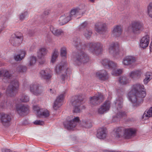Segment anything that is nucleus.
<instances>
[{"mask_svg": "<svg viewBox=\"0 0 152 152\" xmlns=\"http://www.w3.org/2000/svg\"><path fill=\"white\" fill-rule=\"evenodd\" d=\"M16 111L17 113L20 116H24L28 113L29 107L27 105H19L16 107Z\"/></svg>", "mask_w": 152, "mask_h": 152, "instance_id": "nucleus-9", "label": "nucleus"}, {"mask_svg": "<svg viewBox=\"0 0 152 152\" xmlns=\"http://www.w3.org/2000/svg\"><path fill=\"white\" fill-rule=\"evenodd\" d=\"M130 28V27H129V29ZM130 28L134 33H137L142 31L143 29V27L142 24L141 22L135 21L132 23Z\"/></svg>", "mask_w": 152, "mask_h": 152, "instance_id": "nucleus-11", "label": "nucleus"}, {"mask_svg": "<svg viewBox=\"0 0 152 152\" xmlns=\"http://www.w3.org/2000/svg\"><path fill=\"white\" fill-rule=\"evenodd\" d=\"M47 53L46 49L45 48H41L37 53V56L39 58L41 59Z\"/></svg>", "mask_w": 152, "mask_h": 152, "instance_id": "nucleus-37", "label": "nucleus"}, {"mask_svg": "<svg viewBox=\"0 0 152 152\" xmlns=\"http://www.w3.org/2000/svg\"><path fill=\"white\" fill-rule=\"evenodd\" d=\"M3 30V29L1 28L0 29V33Z\"/></svg>", "mask_w": 152, "mask_h": 152, "instance_id": "nucleus-59", "label": "nucleus"}, {"mask_svg": "<svg viewBox=\"0 0 152 152\" xmlns=\"http://www.w3.org/2000/svg\"><path fill=\"white\" fill-rule=\"evenodd\" d=\"M122 29L120 26H117L114 28L112 31V34L114 36L118 37L121 34Z\"/></svg>", "mask_w": 152, "mask_h": 152, "instance_id": "nucleus-30", "label": "nucleus"}, {"mask_svg": "<svg viewBox=\"0 0 152 152\" xmlns=\"http://www.w3.org/2000/svg\"><path fill=\"white\" fill-rule=\"evenodd\" d=\"M145 78L143 80L144 84H146L152 79V73L150 72H147L145 74Z\"/></svg>", "mask_w": 152, "mask_h": 152, "instance_id": "nucleus-36", "label": "nucleus"}, {"mask_svg": "<svg viewBox=\"0 0 152 152\" xmlns=\"http://www.w3.org/2000/svg\"><path fill=\"white\" fill-rule=\"evenodd\" d=\"M27 70V67L25 66L20 65L16 69L17 72H26Z\"/></svg>", "mask_w": 152, "mask_h": 152, "instance_id": "nucleus-40", "label": "nucleus"}, {"mask_svg": "<svg viewBox=\"0 0 152 152\" xmlns=\"http://www.w3.org/2000/svg\"><path fill=\"white\" fill-rule=\"evenodd\" d=\"M66 48L63 47L61 50V56L62 57L66 58Z\"/></svg>", "mask_w": 152, "mask_h": 152, "instance_id": "nucleus-42", "label": "nucleus"}, {"mask_svg": "<svg viewBox=\"0 0 152 152\" xmlns=\"http://www.w3.org/2000/svg\"><path fill=\"white\" fill-rule=\"evenodd\" d=\"M102 63L104 67L107 69H115L116 67V64L107 59L102 60Z\"/></svg>", "mask_w": 152, "mask_h": 152, "instance_id": "nucleus-16", "label": "nucleus"}, {"mask_svg": "<svg viewBox=\"0 0 152 152\" xmlns=\"http://www.w3.org/2000/svg\"><path fill=\"white\" fill-rule=\"evenodd\" d=\"M115 104H117L118 108L120 109L123 107V99L122 96H118L117 98L116 101L115 102Z\"/></svg>", "mask_w": 152, "mask_h": 152, "instance_id": "nucleus-35", "label": "nucleus"}, {"mask_svg": "<svg viewBox=\"0 0 152 152\" xmlns=\"http://www.w3.org/2000/svg\"><path fill=\"white\" fill-rule=\"evenodd\" d=\"M95 0H89V1L92 3H93L94 2Z\"/></svg>", "mask_w": 152, "mask_h": 152, "instance_id": "nucleus-58", "label": "nucleus"}, {"mask_svg": "<svg viewBox=\"0 0 152 152\" xmlns=\"http://www.w3.org/2000/svg\"><path fill=\"white\" fill-rule=\"evenodd\" d=\"M72 44L78 50H79L84 49L86 48L85 44L79 37H76L73 39Z\"/></svg>", "mask_w": 152, "mask_h": 152, "instance_id": "nucleus-15", "label": "nucleus"}, {"mask_svg": "<svg viewBox=\"0 0 152 152\" xmlns=\"http://www.w3.org/2000/svg\"><path fill=\"white\" fill-rule=\"evenodd\" d=\"M2 73L1 71H0V76L2 75Z\"/></svg>", "mask_w": 152, "mask_h": 152, "instance_id": "nucleus-60", "label": "nucleus"}, {"mask_svg": "<svg viewBox=\"0 0 152 152\" xmlns=\"http://www.w3.org/2000/svg\"><path fill=\"white\" fill-rule=\"evenodd\" d=\"M122 71L121 69H117L115 71V74L116 75H118L121 74Z\"/></svg>", "mask_w": 152, "mask_h": 152, "instance_id": "nucleus-52", "label": "nucleus"}, {"mask_svg": "<svg viewBox=\"0 0 152 152\" xmlns=\"http://www.w3.org/2000/svg\"><path fill=\"white\" fill-rule=\"evenodd\" d=\"M68 69V68L66 67V64L63 62L57 65L56 67L55 70L56 73L58 74H62L61 76V78L63 81L65 80Z\"/></svg>", "mask_w": 152, "mask_h": 152, "instance_id": "nucleus-4", "label": "nucleus"}, {"mask_svg": "<svg viewBox=\"0 0 152 152\" xmlns=\"http://www.w3.org/2000/svg\"><path fill=\"white\" fill-rule=\"evenodd\" d=\"M79 121V118L77 117L74 118L72 120H69L64 123L65 128L68 130H72L77 125Z\"/></svg>", "mask_w": 152, "mask_h": 152, "instance_id": "nucleus-8", "label": "nucleus"}, {"mask_svg": "<svg viewBox=\"0 0 152 152\" xmlns=\"http://www.w3.org/2000/svg\"><path fill=\"white\" fill-rule=\"evenodd\" d=\"M95 29L99 34H104L107 31L106 25L102 22H98L95 26Z\"/></svg>", "mask_w": 152, "mask_h": 152, "instance_id": "nucleus-14", "label": "nucleus"}, {"mask_svg": "<svg viewBox=\"0 0 152 152\" xmlns=\"http://www.w3.org/2000/svg\"><path fill=\"white\" fill-rule=\"evenodd\" d=\"M126 115V114L124 112H120L117 114L116 116L117 118H121Z\"/></svg>", "mask_w": 152, "mask_h": 152, "instance_id": "nucleus-48", "label": "nucleus"}, {"mask_svg": "<svg viewBox=\"0 0 152 152\" xmlns=\"http://www.w3.org/2000/svg\"><path fill=\"white\" fill-rule=\"evenodd\" d=\"M146 96L145 89L144 86L140 84H137L132 86L129 93L130 101L134 107L140 106L143 101V98Z\"/></svg>", "mask_w": 152, "mask_h": 152, "instance_id": "nucleus-1", "label": "nucleus"}, {"mask_svg": "<svg viewBox=\"0 0 152 152\" xmlns=\"http://www.w3.org/2000/svg\"><path fill=\"white\" fill-rule=\"evenodd\" d=\"M148 13L149 16L152 18V3H150L148 7Z\"/></svg>", "mask_w": 152, "mask_h": 152, "instance_id": "nucleus-46", "label": "nucleus"}, {"mask_svg": "<svg viewBox=\"0 0 152 152\" xmlns=\"http://www.w3.org/2000/svg\"><path fill=\"white\" fill-rule=\"evenodd\" d=\"M119 81L122 85H126L128 83V78L125 76L120 77L119 78Z\"/></svg>", "mask_w": 152, "mask_h": 152, "instance_id": "nucleus-38", "label": "nucleus"}, {"mask_svg": "<svg viewBox=\"0 0 152 152\" xmlns=\"http://www.w3.org/2000/svg\"><path fill=\"white\" fill-rule=\"evenodd\" d=\"M96 76L99 79L102 80H105L108 78V74L105 70L97 72Z\"/></svg>", "mask_w": 152, "mask_h": 152, "instance_id": "nucleus-28", "label": "nucleus"}, {"mask_svg": "<svg viewBox=\"0 0 152 152\" xmlns=\"http://www.w3.org/2000/svg\"><path fill=\"white\" fill-rule=\"evenodd\" d=\"M110 102L109 101H105L98 110L99 114H102L108 110L110 107Z\"/></svg>", "mask_w": 152, "mask_h": 152, "instance_id": "nucleus-20", "label": "nucleus"}, {"mask_svg": "<svg viewBox=\"0 0 152 152\" xmlns=\"http://www.w3.org/2000/svg\"><path fill=\"white\" fill-rule=\"evenodd\" d=\"M39 85L37 83H34L31 85L30 86V90L34 94L38 95L41 93V91L39 89Z\"/></svg>", "mask_w": 152, "mask_h": 152, "instance_id": "nucleus-26", "label": "nucleus"}, {"mask_svg": "<svg viewBox=\"0 0 152 152\" xmlns=\"http://www.w3.org/2000/svg\"><path fill=\"white\" fill-rule=\"evenodd\" d=\"M33 109L37 111L38 116H43L45 117H47L49 115V113L47 110L42 111V110H41V109L36 106H33Z\"/></svg>", "mask_w": 152, "mask_h": 152, "instance_id": "nucleus-21", "label": "nucleus"}, {"mask_svg": "<svg viewBox=\"0 0 152 152\" xmlns=\"http://www.w3.org/2000/svg\"><path fill=\"white\" fill-rule=\"evenodd\" d=\"M92 32L91 29L89 28H86L83 31V34L84 36L87 39H89L91 37Z\"/></svg>", "mask_w": 152, "mask_h": 152, "instance_id": "nucleus-34", "label": "nucleus"}, {"mask_svg": "<svg viewBox=\"0 0 152 152\" xmlns=\"http://www.w3.org/2000/svg\"><path fill=\"white\" fill-rule=\"evenodd\" d=\"M136 132L135 130L132 129H126L124 134V137L126 139L131 138L135 135Z\"/></svg>", "mask_w": 152, "mask_h": 152, "instance_id": "nucleus-22", "label": "nucleus"}, {"mask_svg": "<svg viewBox=\"0 0 152 152\" xmlns=\"http://www.w3.org/2000/svg\"><path fill=\"white\" fill-rule=\"evenodd\" d=\"M50 31L55 36H59L64 34V31L62 30L57 29L54 28L52 26H50Z\"/></svg>", "mask_w": 152, "mask_h": 152, "instance_id": "nucleus-29", "label": "nucleus"}, {"mask_svg": "<svg viewBox=\"0 0 152 152\" xmlns=\"http://www.w3.org/2000/svg\"><path fill=\"white\" fill-rule=\"evenodd\" d=\"M149 42V36L148 35H146L143 37L141 40L140 46L141 48H144L148 46Z\"/></svg>", "mask_w": 152, "mask_h": 152, "instance_id": "nucleus-24", "label": "nucleus"}, {"mask_svg": "<svg viewBox=\"0 0 152 152\" xmlns=\"http://www.w3.org/2000/svg\"><path fill=\"white\" fill-rule=\"evenodd\" d=\"M141 74V71L138 70L131 72L129 73V75L132 78H139L140 77Z\"/></svg>", "mask_w": 152, "mask_h": 152, "instance_id": "nucleus-31", "label": "nucleus"}, {"mask_svg": "<svg viewBox=\"0 0 152 152\" xmlns=\"http://www.w3.org/2000/svg\"><path fill=\"white\" fill-rule=\"evenodd\" d=\"M50 91H52V89H50Z\"/></svg>", "mask_w": 152, "mask_h": 152, "instance_id": "nucleus-63", "label": "nucleus"}, {"mask_svg": "<svg viewBox=\"0 0 152 152\" xmlns=\"http://www.w3.org/2000/svg\"><path fill=\"white\" fill-rule=\"evenodd\" d=\"M11 118L10 115L4 113H0V120L2 124L5 127H8L10 125Z\"/></svg>", "mask_w": 152, "mask_h": 152, "instance_id": "nucleus-10", "label": "nucleus"}, {"mask_svg": "<svg viewBox=\"0 0 152 152\" xmlns=\"http://www.w3.org/2000/svg\"><path fill=\"white\" fill-rule=\"evenodd\" d=\"M104 152H119L118 151H109L108 150H105L104 151Z\"/></svg>", "mask_w": 152, "mask_h": 152, "instance_id": "nucleus-55", "label": "nucleus"}, {"mask_svg": "<svg viewBox=\"0 0 152 152\" xmlns=\"http://www.w3.org/2000/svg\"><path fill=\"white\" fill-rule=\"evenodd\" d=\"M36 58L34 56H32L30 57L29 61V65L30 66L34 65L36 61Z\"/></svg>", "mask_w": 152, "mask_h": 152, "instance_id": "nucleus-43", "label": "nucleus"}, {"mask_svg": "<svg viewBox=\"0 0 152 152\" xmlns=\"http://www.w3.org/2000/svg\"><path fill=\"white\" fill-rule=\"evenodd\" d=\"M85 6H84V8H85Z\"/></svg>", "mask_w": 152, "mask_h": 152, "instance_id": "nucleus-64", "label": "nucleus"}, {"mask_svg": "<svg viewBox=\"0 0 152 152\" xmlns=\"http://www.w3.org/2000/svg\"><path fill=\"white\" fill-rule=\"evenodd\" d=\"M26 53V52L25 51L21 50L20 54L15 56L14 59L15 60L17 61H21L24 58Z\"/></svg>", "mask_w": 152, "mask_h": 152, "instance_id": "nucleus-32", "label": "nucleus"}, {"mask_svg": "<svg viewBox=\"0 0 152 152\" xmlns=\"http://www.w3.org/2000/svg\"><path fill=\"white\" fill-rule=\"evenodd\" d=\"M4 76V77L8 78L11 76V74L8 71H5Z\"/></svg>", "mask_w": 152, "mask_h": 152, "instance_id": "nucleus-50", "label": "nucleus"}, {"mask_svg": "<svg viewBox=\"0 0 152 152\" xmlns=\"http://www.w3.org/2000/svg\"><path fill=\"white\" fill-rule=\"evenodd\" d=\"M152 117V107L149 110L145 111L143 114L142 118L144 120L148 119L149 118Z\"/></svg>", "mask_w": 152, "mask_h": 152, "instance_id": "nucleus-33", "label": "nucleus"}, {"mask_svg": "<svg viewBox=\"0 0 152 152\" xmlns=\"http://www.w3.org/2000/svg\"><path fill=\"white\" fill-rule=\"evenodd\" d=\"M85 10H83L80 8H77L72 10L70 14L68 15L71 19L76 17L78 15H82L85 12Z\"/></svg>", "mask_w": 152, "mask_h": 152, "instance_id": "nucleus-17", "label": "nucleus"}, {"mask_svg": "<svg viewBox=\"0 0 152 152\" xmlns=\"http://www.w3.org/2000/svg\"><path fill=\"white\" fill-rule=\"evenodd\" d=\"M64 94H62L59 96L54 102L53 106V108L56 110L62 105L61 102L64 98Z\"/></svg>", "mask_w": 152, "mask_h": 152, "instance_id": "nucleus-18", "label": "nucleus"}, {"mask_svg": "<svg viewBox=\"0 0 152 152\" xmlns=\"http://www.w3.org/2000/svg\"><path fill=\"white\" fill-rule=\"evenodd\" d=\"M49 13V11L48 10H46V11H45L44 12V14L45 15H48V14Z\"/></svg>", "mask_w": 152, "mask_h": 152, "instance_id": "nucleus-54", "label": "nucleus"}, {"mask_svg": "<svg viewBox=\"0 0 152 152\" xmlns=\"http://www.w3.org/2000/svg\"><path fill=\"white\" fill-rule=\"evenodd\" d=\"M121 131H118V130L116 131V133H115V135L116 136V137L118 138L120 137V136L121 135Z\"/></svg>", "mask_w": 152, "mask_h": 152, "instance_id": "nucleus-53", "label": "nucleus"}, {"mask_svg": "<svg viewBox=\"0 0 152 152\" xmlns=\"http://www.w3.org/2000/svg\"><path fill=\"white\" fill-rule=\"evenodd\" d=\"M90 103L93 105L100 104L103 101V96L101 94H99L93 97H91L90 99Z\"/></svg>", "mask_w": 152, "mask_h": 152, "instance_id": "nucleus-12", "label": "nucleus"}, {"mask_svg": "<svg viewBox=\"0 0 152 152\" xmlns=\"http://www.w3.org/2000/svg\"><path fill=\"white\" fill-rule=\"evenodd\" d=\"M74 98L75 99L71 102L72 105L73 107V112L75 113H78L80 111V106L84 102L81 97L75 96Z\"/></svg>", "mask_w": 152, "mask_h": 152, "instance_id": "nucleus-6", "label": "nucleus"}, {"mask_svg": "<svg viewBox=\"0 0 152 152\" xmlns=\"http://www.w3.org/2000/svg\"><path fill=\"white\" fill-rule=\"evenodd\" d=\"M19 83L16 80L12 81L6 90V94L9 96H12L15 95L18 89Z\"/></svg>", "mask_w": 152, "mask_h": 152, "instance_id": "nucleus-5", "label": "nucleus"}, {"mask_svg": "<svg viewBox=\"0 0 152 152\" xmlns=\"http://www.w3.org/2000/svg\"><path fill=\"white\" fill-rule=\"evenodd\" d=\"M136 61L134 57L132 56H126L123 60V64L125 65H129L134 63Z\"/></svg>", "mask_w": 152, "mask_h": 152, "instance_id": "nucleus-19", "label": "nucleus"}, {"mask_svg": "<svg viewBox=\"0 0 152 152\" xmlns=\"http://www.w3.org/2000/svg\"><path fill=\"white\" fill-rule=\"evenodd\" d=\"M119 45L117 42H113L110 46L109 48V53L115 56L119 54Z\"/></svg>", "mask_w": 152, "mask_h": 152, "instance_id": "nucleus-13", "label": "nucleus"}, {"mask_svg": "<svg viewBox=\"0 0 152 152\" xmlns=\"http://www.w3.org/2000/svg\"><path fill=\"white\" fill-rule=\"evenodd\" d=\"M71 20V18L68 15V14H64L60 17L58 21L59 24L61 26L63 25L66 24Z\"/></svg>", "mask_w": 152, "mask_h": 152, "instance_id": "nucleus-25", "label": "nucleus"}, {"mask_svg": "<svg viewBox=\"0 0 152 152\" xmlns=\"http://www.w3.org/2000/svg\"><path fill=\"white\" fill-rule=\"evenodd\" d=\"M150 50L152 51V42H151L150 45Z\"/></svg>", "mask_w": 152, "mask_h": 152, "instance_id": "nucleus-57", "label": "nucleus"}, {"mask_svg": "<svg viewBox=\"0 0 152 152\" xmlns=\"http://www.w3.org/2000/svg\"><path fill=\"white\" fill-rule=\"evenodd\" d=\"M122 1H124L125 4H127L128 3V0H122Z\"/></svg>", "mask_w": 152, "mask_h": 152, "instance_id": "nucleus-56", "label": "nucleus"}, {"mask_svg": "<svg viewBox=\"0 0 152 152\" xmlns=\"http://www.w3.org/2000/svg\"><path fill=\"white\" fill-rule=\"evenodd\" d=\"M1 93H0V96H1Z\"/></svg>", "mask_w": 152, "mask_h": 152, "instance_id": "nucleus-62", "label": "nucleus"}, {"mask_svg": "<svg viewBox=\"0 0 152 152\" xmlns=\"http://www.w3.org/2000/svg\"><path fill=\"white\" fill-rule=\"evenodd\" d=\"M87 47L90 52L94 54L99 55L103 51V45L99 42H90L88 43Z\"/></svg>", "mask_w": 152, "mask_h": 152, "instance_id": "nucleus-3", "label": "nucleus"}, {"mask_svg": "<svg viewBox=\"0 0 152 152\" xmlns=\"http://www.w3.org/2000/svg\"><path fill=\"white\" fill-rule=\"evenodd\" d=\"M22 34L20 32H17L12 35L10 38V42L14 46H17L20 45L23 40Z\"/></svg>", "mask_w": 152, "mask_h": 152, "instance_id": "nucleus-7", "label": "nucleus"}, {"mask_svg": "<svg viewBox=\"0 0 152 152\" xmlns=\"http://www.w3.org/2000/svg\"><path fill=\"white\" fill-rule=\"evenodd\" d=\"M39 76L42 79L48 80L52 77L51 75L47 70H42L39 72Z\"/></svg>", "mask_w": 152, "mask_h": 152, "instance_id": "nucleus-23", "label": "nucleus"}, {"mask_svg": "<svg viewBox=\"0 0 152 152\" xmlns=\"http://www.w3.org/2000/svg\"><path fill=\"white\" fill-rule=\"evenodd\" d=\"M29 97L25 94H23L20 98V101L23 102H27L29 101Z\"/></svg>", "mask_w": 152, "mask_h": 152, "instance_id": "nucleus-41", "label": "nucleus"}, {"mask_svg": "<svg viewBox=\"0 0 152 152\" xmlns=\"http://www.w3.org/2000/svg\"><path fill=\"white\" fill-rule=\"evenodd\" d=\"M87 23L85 21L80 26H79V30L83 31L84 30V29H86L85 28L87 26Z\"/></svg>", "mask_w": 152, "mask_h": 152, "instance_id": "nucleus-45", "label": "nucleus"}, {"mask_svg": "<svg viewBox=\"0 0 152 152\" xmlns=\"http://www.w3.org/2000/svg\"><path fill=\"white\" fill-rule=\"evenodd\" d=\"M34 123L36 125H42L44 124V122L40 120H36L34 122Z\"/></svg>", "mask_w": 152, "mask_h": 152, "instance_id": "nucleus-49", "label": "nucleus"}, {"mask_svg": "<svg viewBox=\"0 0 152 152\" xmlns=\"http://www.w3.org/2000/svg\"><path fill=\"white\" fill-rule=\"evenodd\" d=\"M72 59L75 64L80 65L82 64L88 62L89 61V58L85 52L79 51L72 53Z\"/></svg>", "mask_w": 152, "mask_h": 152, "instance_id": "nucleus-2", "label": "nucleus"}, {"mask_svg": "<svg viewBox=\"0 0 152 152\" xmlns=\"http://www.w3.org/2000/svg\"><path fill=\"white\" fill-rule=\"evenodd\" d=\"M28 14V13L27 12H25L23 13H22L20 15L19 17V19L20 20H23L25 18L26 16Z\"/></svg>", "mask_w": 152, "mask_h": 152, "instance_id": "nucleus-47", "label": "nucleus"}, {"mask_svg": "<svg viewBox=\"0 0 152 152\" xmlns=\"http://www.w3.org/2000/svg\"><path fill=\"white\" fill-rule=\"evenodd\" d=\"M58 52L56 50H54L53 52V53L52 59L51 60V62L52 63H54L55 62L56 60V59L58 57Z\"/></svg>", "mask_w": 152, "mask_h": 152, "instance_id": "nucleus-39", "label": "nucleus"}, {"mask_svg": "<svg viewBox=\"0 0 152 152\" xmlns=\"http://www.w3.org/2000/svg\"><path fill=\"white\" fill-rule=\"evenodd\" d=\"M83 126L86 128H90L92 126V123L90 121H87L83 122Z\"/></svg>", "mask_w": 152, "mask_h": 152, "instance_id": "nucleus-44", "label": "nucleus"}, {"mask_svg": "<svg viewBox=\"0 0 152 152\" xmlns=\"http://www.w3.org/2000/svg\"><path fill=\"white\" fill-rule=\"evenodd\" d=\"M106 129L103 128H101L97 131L96 136L97 138L100 139H104L106 136Z\"/></svg>", "mask_w": 152, "mask_h": 152, "instance_id": "nucleus-27", "label": "nucleus"}, {"mask_svg": "<svg viewBox=\"0 0 152 152\" xmlns=\"http://www.w3.org/2000/svg\"><path fill=\"white\" fill-rule=\"evenodd\" d=\"M70 116L72 118H73V116Z\"/></svg>", "mask_w": 152, "mask_h": 152, "instance_id": "nucleus-61", "label": "nucleus"}, {"mask_svg": "<svg viewBox=\"0 0 152 152\" xmlns=\"http://www.w3.org/2000/svg\"><path fill=\"white\" fill-rule=\"evenodd\" d=\"M2 152H12L10 149L3 148L1 149Z\"/></svg>", "mask_w": 152, "mask_h": 152, "instance_id": "nucleus-51", "label": "nucleus"}]
</instances>
